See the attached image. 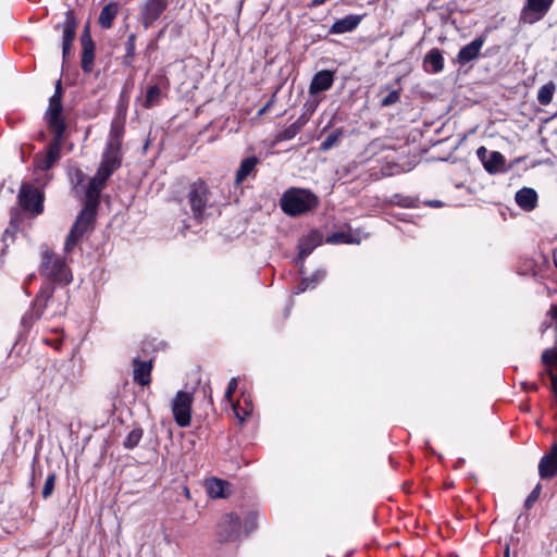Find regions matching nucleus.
Here are the masks:
<instances>
[{
	"label": "nucleus",
	"instance_id": "1",
	"mask_svg": "<svg viewBox=\"0 0 557 557\" xmlns=\"http://www.w3.org/2000/svg\"><path fill=\"white\" fill-rule=\"evenodd\" d=\"M69 299L66 286L44 283L21 319V336L27 334L41 318L51 319L65 314Z\"/></svg>",
	"mask_w": 557,
	"mask_h": 557
},
{
	"label": "nucleus",
	"instance_id": "2",
	"mask_svg": "<svg viewBox=\"0 0 557 557\" xmlns=\"http://www.w3.org/2000/svg\"><path fill=\"white\" fill-rule=\"evenodd\" d=\"M109 178H104L96 172L88 182L85 191V203L76 216L64 244L66 253L71 252L83 236L91 232L95 227L98 207L100 205V195Z\"/></svg>",
	"mask_w": 557,
	"mask_h": 557
},
{
	"label": "nucleus",
	"instance_id": "3",
	"mask_svg": "<svg viewBox=\"0 0 557 557\" xmlns=\"http://www.w3.org/2000/svg\"><path fill=\"white\" fill-rule=\"evenodd\" d=\"M319 205V197L307 188L290 187L283 193L280 199L281 210L292 218L311 212Z\"/></svg>",
	"mask_w": 557,
	"mask_h": 557
},
{
	"label": "nucleus",
	"instance_id": "4",
	"mask_svg": "<svg viewBox=\"0 0 557 557\" xmlns=\"http://www.w3.org/2000/svg\"><path fill=\"white\" fill-rule=\"evenodd\" d=\"M39 273L45 277V283L59 286H67L73 280L71 270L64 259L49 249L42 252Z\"/></svg>",
	"mask_w": 557,
	"mask_h": 557
},
{
	"label": "nucleus",
	"instance_id": "5",
	"mask_svg": "<svg viewBox=\"0 0 557 557\" xmlns=\"http://www.w3.org/2000/svg\"><path fill=\"white\" fill-rule=\"evenodd\" d=\"M210 189L202 180L194 182L189 187L188 202L193 216L198 222L202 221L206 208L210 206Z\"/></svg>",
	"mask_w": 557,
	"mask_h": 557
},
{
	"label": "nucleus",
	"instance_id": "6",
	"mask_svg": "<svg viewBox=\"0 0 557 557\" xmlns=\"http://www.w3.org/2000/svg\"><path fill=\"white\" fill-rule=\"evenodd\" d=\"M193 394L180 391L172 401V413L174 421L181 428H186L191 420Z\"/></svg>",
	"mask_w": 557,
	"mask_h": 557
},
{
	"label": "nucleus",
	"instance_id": "7",
	"mask_svg": "<svg viewBox=\"0 0 557 557\" xmlns=\"http://www.w3.org/2000/svg\"><path fill=\"white\" fill-rule=\"evenodd\" d=\"M17 199L25 211L36 215L44 211V194L29 183L22 184Z\"/></svg>",
	"mask_w": 557,
	"mask_h": 557
},
{
	"label": "nucleus",
	"instance_id": "8",
	"mask_svg": "<svg viewBox=\"0 0 557 557\" xmlns=\"http://www.w3.org/2000/svg\"><path fill=\"white\" fill-rule=\"evenodd\" d=\"M169 0H145L139 9V22L145 29L160 18L166 11Z\"/></svg>",
	"mask_w": 557,
	"mask_h": 557
},
{
	"label": "nucleus",
	"instance_id": "9",
	"mask_svg": "<svg viewBox=\"0 0 557 557\" xmlns=\"http://www.w3.org/2000/svg\"><path fill=\"white\" fill-rule=\"evenodd\" d=\"M555 0H525L520 20L527 24L541 21L549 11Z\"/></svg>",
	"mask_w": 557,
	"mask_h": 557
},
{
	"label": "nucleus",
	"instance_id": "10",
	"mask_svg": "<svg viewBox=\"0 0 557 557\" xmlns=\"http://www.w3.org/2000/svg\"><path fill=\"white\" fill-rule=\"evenodd\" d=\"M240 531V519L234 512L225 513L219 524L216 536L220 542L235 541Z\"/></svg>",
	"mask_w": 557,
	"mask_h": 557
},
{
	"label": "nucleus",
	"instance_id": "11",
	"mask_svg": "<svg viewBox=\"0 0 557 557\" xmlns=\"http://www.w3.org/2000/svg\"><path fill=\"white\" fill-rule=\"evenodd\" d=\"M62 27V57L65 61L72 52L73 41L76 37L77 22L72 10L65 13V18L62 24H58L55 28Z\"/></svg>",
	"mask_w": 557,
	"mask_h": 557
},
{
	"label": "nucleus",
	"instance_id": "12",
	"mask_svg": "<svg viewBox=\"0 0 557 557\" xmlns=\"http://www.w3.org/2000/svg\"><path fill=\"white\" fill-rule=\"evenodd\" d=\"M122 164V149L107 147L102 152L100 165L97 170L100 176L110 178Z\"/></svg>",
	"mask_w": 557,
	"mask_h": 557
},
{
	"label": "nucleus",
	"instance_id": "13",
	"mask_svg": "<svg viewBox=\"0 0 557 557\" xmlns=\"http://www.w3.org/2000/svg\"><path fill=\"white\" fill-rule=\"evenodd\" d=\"M321 244V235L317 231L304 236L298 244V256L296 263L299 265V273H305V259Z\"/></svg>",
	"mask_w": 557,
	"mask_h": 557
},
{
	"label": "nucleus",
	"instance_id": "14",
	"mask_svg": "<svg viewBox=\"0 0 557 557\" xmlns=\"http://www.w3.org/2000/svg\"><path fill=\"white\" fill-rule=\"evenodd\" d=\"M46 121L53 132L54 140H61L66 129V124L62 117V103H49Z\"/></svg>",
	"mask_w": 557,
	"mask_h": 557
},
{
	"label": "nucleus",
	"instance_id": "15",
	"mask_svg": "<svg viewBox=\"0 0 557 557\" xmlns=\"http://www.w3.org/2000/svg\"><path fill=\"white\" fill-rule=\"evenodd\" d=\"M82 60L81 66L84 73H90L95 62V42L90 36L89 27L86 26L81 35Z\"/></svg>",
	"mask_w": 557,
	"mask_h": 557
},
{
	"label": "nucleus",
	"instance_id": "16",
	"mask_svg": "<svg viewBox=\"0 0 557 557\" xmlns=\"http://www.w3.org/2000/svg\"><path fill=\"white\" fill-rule=\"evenodd\" d=\"M133 380L140 386H147L151 382L152 360L133 359Z\"/></svg>",
	"mask_w": 557,
	"mask_h": 557
},
{
	"label": "nucleus",
	"instance_id": "17",
	"mask_svg": "<svg viewBox=\"0 0 557 557\" xmlns=\"http://www.w3.org/2000/svg\"><path fill=\"white\" fill-rule=\"evenodd\" d=\"M539 475L543 480H548L557 475V444H554L549 453L541 458Z\"/></svg>",
	"mask_w": 557,
	"mask_h": 557
},
{
	"label": "nucleus",
	"instance_id": "18",
	"mask_svg": "<svg viewBox=\"0 0 557 557\" xmlns=\"http://www.w3.org/2000/svg\"><path fill=\"white\" fill-rule=\"evenodd\" d=\"M485 40L486 37L481 35L475 37L470 44L463 46L457 54V62L461 65H466L476 59Z\"/></svg>",
	"mask_w": 557,
	"mask_h": 557
},
{
	"label": "nucleus",
	"instance_id": "19",
	"mask_svg": "<svg viewBox=\"0 0 557 557\" xmlns=\"http://www.w3.org/2000/svg\"><path fill=\"white\" fill-rule=\"evenodd\" d=\"M334 83V72L330 70H321L317 72L310 83L309 94L317 95L329 90Z\"/></svg>",
	"mask_w": 557,
	"mask_h": 557
},
{
	"label": "nucleus",
	"instance_id": "20",
	"mask_svg": "<svg viewBox=\"0 0 557 557\" xmlns=\"http://www.w3.org/2000/svg\"><path fill=\"white\" fill-rule=\"evenodd\" d=\"M363 15L349 14L335 21L329 28V34H345L355 30L361 23Z\"/></svg>",
	"mask_w": 557,
	"mask_h": 557
},
{
	"label": "nucleus",
	"instance_id": "21",
	"mask_svg": "<svg viewBox=\"0 0 557 557\" xmlns=\"http://www.w3.org/2000/svg\"><path fill=\"white\" fill-rule=\"evenodd\" d=\"M260 159L256 156H250L242 160L235 175V184L240 185L248 177L255 176L257 173V165Z\"/></svg>",
	"mask_w": 557,
	"mask_h": 557
},
{
	"label": "nucleus",
	"instance_id": "22",
	"mask_svg": "<svg viewBox=\"0 0 557 557\" xmlns=\"http://www.w3.org/2000/svg\"><path fill=\"white\" fill-rule=\"evenodd\" d=\"M423 67L428 73L436 74L444 69V58L440 49H431L423 59Z\"/></svg>",
	"mask_w": 557,
	"mask_h": 557
},
{
	"label": "nucleus",
	"instance_id": "23",
	"mask_svg": "<svg viewBox=\"0 0 557 557\" xmlns=\"http://www.w3.org/2000/svg\"><path fill=\"white\" fill-rule=\"evenodd\" d=\"M517 205L525 210L531 211L537 205V194L533 188L523 187L516 193L515 196Z\"/></svg>",
	"mask_w": 557,
	"mask_h": 557
},
{
	"label": "nucleus",
	"instance_id": "24",
	"mask_svg": "<svg viewBox=\"0 0 557 557\" xmlns=\"http://www.w3.org/2000/svg\"><path fill=\"white\" fill-rule=\"evenodd\" d=\"M326 276V271L324 269L315 270L311 276L302 277L301 281L294 289V294L298 295L300 293L306 292L307 289H314Z\"/></svg>",
	"mask_w": 557,
	"mask_h": 557
},
{
	"label": "nucleus",
	"instance_id": "25",
	"mask_svg": "<svg viewBox=\"0 0 557 557\" xmlns=\"http://www.w3.org/2000/svg\"><path fill=\"white\" fill-rule=\"evenodd\" d=\"M124 136V123L113 120L111 123L109 136L106 146L115 149H122V140Z\"/></svg>",
	"mask_w": 557,
	"mask_h": 557
},
{
	"label": "nucleus",
	"instance_id": "26",
	"mask_svg": "<svg viewBox=\"0 0 557 557\" xmlns=\"http://www.w3.org/2000/svg\"><path fill=\"white\" fill-rule=\"evenodd\" d=\"M120 5L116 2H110L104 5L100 12L98 22L103 29H110L113 21L119 13Z\"/></svg>",
	"mask_w": 557,
	"mask_h": 557
},
{
	"label": "nucleus",
	"instance_id": "27",
	"mask_svg": "<svg viewBox=\"0 0 557 557\" xmlns=\"http://www.w3.org/2000/svg\"><path fill=\"white\" fill-rule=\"evenodd\" d=\"M506 159L499 151H491L488 160L485 163V171L488 174H497L506 172Z\"/></svg>",
	"mask_w": 557,
	"mask_h": 557
},
{
	"label": "nucleus",
	"instance_id": "28",
	"mask_svg": "<svg viewBox=\"0 0 557 557\" xmlns=\"http://www.w3.org/2000/svg\"><path fill=\"white\" fill-rule=\"evenodd\" d=\"M59 157L60 140H55L54 145L49 148L47 154L44 158L36 160V166L42 171H47L52 168Z\"/></svg>",
	"mask_w": 557,
	"mask_h": 557
},
{
	"label": "nucleus",
	"instance_id": "29",
	"mask_svg": "<svg viewBox=\"0 0 557 557\" xmlns=\"http://www.w3.org/2000/svg\"><path fill=\"white\" fill-rule=\"evenodd\" d=\"M227 483L224 480L211 478L207 481V492L212 498H223L225 497V486Z\"/></svg>",
	"mask_w": 557,
	"mask_h": 557
},
{
	"label": "nucleus",
	"instance_id": "30",
	"mask_svg": "<svg viewBox=\"0 0 557 557\" xmlns=\"http://www.w3.org/2000/svg\"><path fill=\"white\" fill-rule=\"evenodd\" d=\"M144 436V430L141 426H135L124 438L123 441V447L125 449H134L138 446L139 442L141 441Z\"/></svg>",
	"mask_w": 557,
	"mask_h": 557
},
{
	"label": "nucleus",
	"instance_id": "31",
	"mask_svg": "<svg viewBox=\"0 0 557 557\" xmlns=\"http://www.w3.org/2000/svg\"><path fill=\"white\" fill-rule=\"evenodd\" d=\"M556 86L553 82L543 85L537 92V101L542 106H547L552 102Z\"/></svg>",
	"mask_w": 557,
	"mask_h": 557
},
{
	"label": "nucleus",
	"instance_id": "32",
	"mask_svg": "<svg viewBox=\"0 0 557 557\" xmlns=\"http://www.w3.org/2000/svg\"><path fill=\"white\" fill-rule=\"evenodd\" d=\"M342 136H343L342 129H335V131L331 132L330 134H327L325 136V138L320 144V150L327 151V150L332 149L339 143Z\"/></svg>",
	"mask_w": 557,
	"mask_h": 557
},
{
	"label": "nucleus",
	"instance_id": "33",
	"mask_svg": "<svg viewBox=\"0 0 557 557\" xmlns=\"http://www.w3.org/2000/svg\"><path fill=\"white\" fill-rule=\"evenodd\" d=\"M161 99V89L158 85H152L147 89L144 107L150 109L159 103Z\"/></svg>",
	"mask_w": 557,
	"mask_h": 557
},
{
	"label": "nucleus",
	"instance_id": "34",
	"mask_svg": "<svg viewBox=\"0 0 557 557\" xmlns=\"http://www.w3.org/2000/svg\"><path fill=\"white\" fill-rule=\"evenodd\" d=\"M326 243L337 245V244H354V243H358V242L348 233L335 232L332 235L327 236Z\"/></svg>",
	"mask_w": 557,
	"mask_h": 557
},
{
	"label": "nucleus",
	"instance_id": "35",
	"mask_svg": "<svg viewBox=\"0 0 557 557\" xmlns=\"http://www.w3.org/2000/svg\"><path fill=\"white\" fill-rule=\"evenodd\" d=\"M55 480H57L55 472L49 473L48 476L46 478V481H45V484H44V487L41 491V496L44 499H48L49 497L52 496L54 486H55Z\"/></svg>",
	"mask_w": 557,
	"mask_h": 557
},
{
	"label": "nucleus",
	"instance_id": "36",
	"mask_svg": "<svg viewBox=\"0 0 557 557\" xmlns=\"http://www.w3.org/2000/svg\"><path fill=\"white\" fill-rule=\"evenodd\" d=\"M300 131V126L297 123H293L286 128H284L278 135V140H290L293 139Z\"/></svg>",
	"mask_w": 557,
	"mask_h": 557
},
{
	"label": "nucleus",
	"instance_id": "37",
	"mask_svg": "<svg viewBox=\"0 0 557 557\" xmlns=\"http://www.w3.org/2000/svg\"><path fill=\"white\" fill-rule=\"evenodd\" d=\"M400 99V92L399 90H389L387 92L386 96H384L382 99H381V106L382 107H391L393 104H395L396 102H398Z\"/></svg>",
	"mask_w": 557,
	"mask_h": 557
},
{
	"label": "nucleus",
	"instance_id": "38",
	"mask_svg": "<svg viewBox=\"0 0 557 557\" xmlns=\"http://www.w3.org/2000/svg\"><path fill=\"white\" fill-rule=\"evenodd\" d=\"M542 486L540 483L535 485V487L531 491V493L528 495L525 502H524V508L531 509L535 502L539 499L541 494Z\"/></svg>",
	"mask_w": 557,
	"mask_h": 557
},
{
	"label": "nucleus",
	"instance_id": "39",
	"mask_svg": "<svg viewBox=\"0 0 557 557\" xmlns=\"http://www.w3.org/2000/svg\"><path fill=\"white\" fill-rule=\"evenodd\" d=\"M541 360L546 366H552L557 361V347L545 349L542 354Z\"/></svg>",
	"mask_w": 557,
	"mask_h": 557
},
{
	"label": "nucleus",
	"instance_id": "40",
	"mask_svg": "<svg viewBox=\"0 0 557 557\" xmlns=\"http://www.w3.org/2000/svg\"><path fill=\"white\" fill-rule=\"evenodd\" d=\"M135 49H136V35L131 34L127 37V40L125 42V54H127L128 58L135 57Z\"/></svg>",
	"mask_w": 557,
	"mask_h": 557
},
{
	"label": "nucleus",
	"instance_id": "41",
	"mask_svg": "<svg viewBox=\"0 0 557 557\" xmlns=\"http://www.w3.org/2000/svg\"><path fill=\"white\" fill-rule=\"evenodd\" d=\"M256 525H257V513L249 512V515L247 516L246 521H245L246 533L249 534L250 532H252L256 529Z\"/></svg>",
	"mask_w": 557,
	"mask_h": 557
},
{
	"label": "nucleus",
	"instance_id": "42",
	"mask_svg": "<svg viewBox=\"0 0 557 557\" xmlns=\"http://www.w3.org/2000/svg\"><path fill=\"white\" fill-rule=\"evenodd\" d=\"M237 379L236 377H232L227 384V388L225 391V394H224V398L227 399L228 401H232V397H233V394L234 392L236 391L237 388Z\"/></svg>",
	"mask_w": 557,
	"mask_h": 557
},
{
	"label": "nucleus",
	"instance_id": "43",
	"mask_svg": "<svg viewBox=\"0 0 557 557\" xmlns=\"http://www.w3.org/2000/svg\"><path fill=\"white\" fill-rule=\"evenodd\" d=\"M490 153H491V151H488L486 149V147H484V146L479 147L476 150V157L481 161L484 169H485L486 160H488Z\"/></svg>",
	"mask_w": 557,
	"mask_h": 557
},
{
	"label": "nucleus",
	"instance_id": "44",
	"mask_svg": "<svg viewBox=\"0 0 557 557\" xmlns=\"http://www.w3.org/2000/svg\"><path fill=\"white\" fill-rule=\"evenodd\" d=\"M72 182H74L76 185H79L84 182L85 180V175L83 173L82 170L79 169H76L74 170V173L72 174V177H71Z\"/></svg>",
	"mask_w": 557,
	"mask_h": 557
},
{
	"label": "nucleus",
	"instance_id": "45",
	"mask_svg": "<svg viewBox=\"0 0 557 557\" xmlns=\"http://www.w3.org/2000/svg\"><path fill=\"white\" fill-rule=\"evenodd\" d=\"M521 386H522L523 391H525V392H535V391H537L536 383L522 382Z\"/></svg>",
	"mask_w": 557,
	"mask_h": 557
},
{
	"label": "nucleus",
	"instance_id": "46",
	"mask_svg": "<svg viewBox=\"0 0 557 557\" xmlns=\"http://www.w3.org/2000/svg\"><path fill=\"white\" fill-rule=\"evenodd\" d=\"M547 374L549 375V377L552 380L553 389H554L555 394L557 395V376L554 374V372L550 369L547 370Z\"/></svg>",
	"mask_w": 557,
	"mask_h": 557
},
{
	"label": "nucleus",
	"instance_id": "47",
	"mask_svg": "<svg viewBox=\"0 0 557 557\" xmlns=\"http://www.w3.org/2000/svg\"><path fill=\"white\" fill-rule=\"evenodd\" d=\"M133 61H134V57H127V54H125L123 57V60H122V63L124 66H127V67H132L133 66Z\"/></svg>",
	"mask_w": 557,
	"mask_h": 557
},
{
	"label": "nucleus",
	"instance_id": "48",
	"mask_svg": "<svg viewBox=\"0 0 557 557\" xmlns=\"http://www.w3.org/2000/svg\"><path fill=\"white\" fill-rule=\"evenodd\" d=\"M273 103V99H271L270 101H268L259 111H258V115H262L264 114L265 112H268V110L270 109V107L272 106Z\"/></svg>",
	"mask_w": 557,
	"mask_h": 557
},
{
	"label": "nucleus",
	"instance_id": "49",
	"mask_svg": "<svg viewBox=\"0 0 557 557\" xmlns=\"http://www.w3.org/2000/svg\"><path fill=\"white\" fill-rule=\"evenodd\" d=\"M49 103H62V96L53 94L49 99Z\"/></svg>",
	"mask_w": 557,
	"mask_h": 557
},
{
	"label": "nucleus",
	"instance_id": "50",
	"mask_svg": "<svg viewBox=\"0 0 557 557\" xmlns=\"http://www.w3.org/2000/svg\"><path fill=\"white\" fill-rule=\"evenodd\" d=\"M54 94L62 96V84L61 79H59L55 84Z\"/></svg>",
	"mask_w": 557,
	"mask_h": 557
},
{
	"label": "nucleus",
	"instance_id": "51",
	"mask_svg": "<svg viewBox=\"0 0 557 557\" xmlns=\"http://www.w3.org/2000/svg\"><path fill=\"white\" fill-rule=\"evenodd\" d=\"M430 205H431L432 207H438V206H441V201H438V200H433V201H431V202H430Z\"/></svg>",
	"mask_w": 557,
	"mask_h": 557
},
{
	"label": "nucleus",
	"instance_id": "52",
	"mask_svg": "<svg viewBox=\"0 0 557 557\" xmlns=\"http://www.w3.org/2000/svg\"><path fill=\"white\" fill-rule=\"evenodd\" d=\"M8 236H10V237H12V236H13V235L9 232V230H7V231L4 232V234H3V240H5Z\"/></svg>",
	"mask_w": 557,
	"mask_h": 557
},
{
	"label": "nucleus",
	"instance_id": "53",
	"mask_svg": "<svg viewBox=\"0 0 557 557\" xmlns=\"http://www.w3.org/2000/svg\"><path fill=\"white\" fill-rule=\"evenodd\" d=\"M326 0H312L313 4L318 5V4H322L324 3Z\"/></svg>",
	"mask_w": 557,
	"mask_h": 557
},
{
	"label": "nucleus",
	"instance_id": "54",
	"mask_svg": "<svg viewBox=\"0 0 557 557\" xmlns=\"http://www.w3.org/2000/svg\"><path fill=\"white\" fill-rule=\"evenodd\" d=\"M504 557H509V545H506Z\"/></svg>",
	"mask_w": 557,
	"mask_h": 557
},
{
	"label": "nucleus",
	"instance_id": "55",
	"mask_svg": "<svg viewBox=\"0 0 557 557\" xmlns=\"http://www.w3.org/2000/svg\"><path fill=\"white\" fill-rule=\"evenodd\" d=\"M233 408H234V411H235L236 416L243 421L244 418H240L239 412H237V409H236L235 405H233Z\"/></svg>",
	"mask_w": 557,
	"mask_h": 557
},
{
	"label": "nucleus",
	"instance_id": "56",
	"mask_svg": "<svg viewBox=\"0 0 557 557\" xmlns=\"http://www.w3.org/2000/svg\"><path fill=\"white\" fill-rule=\"evenodd\" d=\"M184 494L189 497V490L187 487L184 488Z\"/></svg>",
	"mask_w": 557,
	"mask_h": 557
}]
</instances>
